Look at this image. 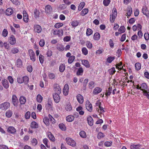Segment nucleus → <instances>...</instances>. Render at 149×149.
Wrapping results in <instances>:
<instances>
[{"label":"nucleus","mask_w":149,"mask_h":149,"mask_svg":"<svg viewBox=\"0 0 149 149\" xmlns=\"http://www.w3.org/2000/svg\"><path fill=\"white\" fill-rule=\"evenodd\" d=\"M93 33L92 30L90 29H87L86 34L87 36H89L92 34Z\"/></svg>","instance_id":"obj_62"},{"label":"nucleus","mask_w":149,"mask_h":149,"mask_svg":"<svg viewBox=\"0 0 149 149\" xmlns=\"http://www.w3.org/2000/svg\"><path fill=\"white\" fill-rule=\"evenodd\" d=\"M141 148V145L140 144H132L130 146V149H140Z\"/></svg>","instance_id":"obj_28"},{"label":"nucleus","mask_w":149,"mask_h":149,"mask_svg":"<svg viewBox=\"0 0 149 149\" xmlns=\"http://www.w3.org/2000/svg\"><path fill=\"white\" fill-rule=\"evenodd\" d=\"M125 31V28L124 26H120L118 30L119 32L121 34L123 33Z\"/></svg>","instance_id":"obj_53"},{"label":"nucleus","mask_w":149,"mask_h":149,"mask_svg":"<svg viewBox=\"0 0 149 149\" xmlns=\"http://www.w3.org/2000/svg\"><path fill=\"white\" fill-rule=\"evenodd\" d=\"M43 122L46 126H49V119L46 117H45L43 120Z\"/></svg>","instance_id":"obj_49"},{"label":"nucleus","mask_w":149,"mask_h":149,"mask_svg":"<svg viewBox=\"0 0 149 149\" xmlns=\"http://www.w3.org/2000/svg\"><path fill=\"white\" fill-rule=\"evenodd\" d=\"M88 10L87 8H84L83 9L80 13V15L84 16L86 15L88 12Z\"/></svg>","instance_id":"obj_37"},{"label":"nucleus","mask_w":149,"mask_h":149,"mask_svg":"<svg viewBox=\"0 0 149 149\" xmlns=\"http://www.w3.org/2000/svg\"><path fill=\"white\" fill-rule=\"evenodd\" d=\"M31 126L32 128H36L38 127V125L36 122H33L31 124Z\"/></svg>","instance_id":"obj_44"},{"label":"nucleus","mask_w":149,"mask_h":149,"mask_svg":"<svg viewBox=\"0 0 149 149\" xmlns=\"http://www.w3.org/2000/svg\"><path fill=\"white\" fill-rule=\"evenodd\" d=\"M112 88H111L109 87L108 90H107L105 93V95L107 96H109L111 93Z\"/></svg>","instance_id":"obj_59"},{"label":"nucleus","mask_w":149,"mask_h":149,"mask_svg":"<svg viewBox=\"0 0 149 149\" xmlns=\"http://www.w3.org/2000/svg\"><path fill=\"white\" fill-rule=\"evenodd\" d=\"M98 109V112L99 113H100V115L101 116V117H102V115L103 116H104V115L103 113L104 112V109L102 107L100 106H99V107Z\"/></svg>","instance_id":"obj_36"},{"label":"nucleus","mask_w":149,"mask_h":149,"mask_svg":"<svg viewBox=\"0 0 149 149\" xmlns=\"http://www.w3.org/2000/svg\"><path fill=\"white\" fill-rule=\"evenodd\" d=\"M48 76L49 78L51 79H54L55 77V74L53 73H49Z\"/></svg>","instance_id":"obj_63"},{"label":"nucleus","mask_w":149,"mask_h":149,"mask_svg":"<svg viewBox=\"0 0 149 149\" xmlns=\"http://www.w3.org/2000/svg\"><path fill=\"white\" fill-rule=\"evenodd\" d=\"M12 102L15 107H17L18 103V99L15 95H13L12 97Z\"/></svg>","instance_id":"obj_8"},{"label":"nucleus","mask_w":149,"mask_h":149,"mask_svg":"<svg viewBox=\"0 0 149 149\" xmlns=\"http://www.w3.org/2000/svg\"><path fill=\"white\" fill-rule=\"evenodd\" d=\"M132 13V8L130 7H128L127 8V13H126V15L127 17L131 16Z\"/></svg>","instance_id":"obj_22"},{"label":"nucleus","mask_w":149,"mask_h":149,"mask_svg":"<svg viewBox=\"0 0 149 149\" xmlns=\"http://www.w3.org/2000/svg\"><path fill=\"white\" fill-rule=\"evenodd\" d=\"M43 143L46 145L47 147L48 148H50V146L48 145L47 143L48 142V140L46 138H45L43 140Z\"/></svg>","instance_id":"obj_61"},{"label":"nucleus","mask_w":149,"mask_h":149,"mask_svg":"<svg viewBox=\"0 0 149 149\" xmlns=\"http://www.w3.org/2000/svg\"><path fill=\"white\" fill-rule=\"evenodd\" d=\"M142 12L147 17L149 18V12L147 7L146 6H143L142 9Z\"/></svg>","instance_id":"obj_7"},{"label":"nucleus","mask_w":149,"mask_h":149,"mask_svg":"<svg viewBox=\"0 0 149 149\" xmlns=\"http://www.w3.org/2000/svg\"><path fill=\"white\" fill-rule=\"evenodd\" d=\"M7 131L9 133L14 134L16 132V130L14 127L10 126L8 128Z\"/></svg>","instance_id":"obj_12"},{"label":"nucleus","mask_w":149,"mask_h":149,"mask_svg":"<svg viewBox=\"0 0 149 149\" xmlns=\"http://www.w3.org/2000/svg\"><path fill=\"white\" fill-rule=\"evenodd\" d=\"M57 48L58 50L62 51L64 50L65 47L63 45H59L57 46Z\"/></svg>","instance_id":"obj_48"},{"label":"nucleus","mask_w":149,"mask_h":149,"mask_svg":"<svg viewBox=\"0 0 149 149\" xmlns=\"http://www.w3.org/2000/svg\"><path fill=\"white\" fill-rule=\"evenodd\" d=\"M110 2V0H103V4L105 6H108Z\"/></svg>","instance_id":"obj_60"},{"label":"nucleus","mask_w":149,"mask_h":149,"mask_svg":"<svg viewBox=\"0 0 149 149\" xmlns=\"http://www.w3.org/2000/svg\"><path fill=\"white\" fill-rule=\"evenodd\" d=\"M114 59L115 57L114 56H109L107 58V61L108 63H111Z\"/></svg>","instance_id":"obj_57"},{"label":"nucleus","mask_w":149,"mask_h":149,"mask_svg":"<svg viewBox=\"0 0 149 149\" xmlns=\"http://www.w3.org/2000/svg\"><path fill=\"white\" fill-rule=\"evenodd\" d=\"M108 71L110 74L112 75L114 74L116 72L115 68H112L109 70Z\"/></svg>","instance_id":"obj_50"},{"label":"nucleus","mask_w":149,"mask_h":149,"mask_svg":"<svg viewBox=\"0 0 149 149\" xmlns=\"http://www.w3.org/2000/svg\"><path fill=\"white\" fill-rule=\"evenodd\" d=\"M104 135L102 132H99L97 135V138L98 139H101L104 136Z\"/></svg>","instance_id":"obj_45"},{"label":"nucleus","mask_w":149,"mask_h":149,"mask_svg":"<svg viewBox=\"0 0 149 149\" xmlns=\"http://www.w3.org/2000/svg\"><path fill=\"white\" fill-rule=\"evenodd\" d=\"M76 98L78 102L80 104H82L84 102L83 97L80 94H79L76 96Z\"/></svg>","instance_id":"obj_17"},{"label":"nucleus","mask_w":149,"mask_h":149,"mask_svg":"<svg viewBox=\"0 0 149 149\" xmlns=\"http://www.w3.org/2000/svg\"><path fill=\"white\" fill-rule=\"evenodd\" d=\"M23 20L25 22H27L29 21V16L26 12L25 10H24L23 12Z\"/></svg>","instance_id":"obj_15"},{"label":"nucleus","mask_w":149,"mask_h":149,"mask_svg":"<svg viewBox=\"0 0 149 149\" xmlns=\"http://www.w3.org/2000/svg\"><path fill=\"white\" fill-rule=\"evenodd\" d=\"M19 51V50L17 48L14 47L11 49V52L13 54H16L18 53Z\"/></svg>","instance_id":"obj_38"},{"label":"nucleus","mask_w":149,"mask_h":149,"mask_svg":"<svg viewBox=\"0 0 149 149\" xmlns=\"http://www.w3.org/2000/svg\"><path fill=\"white\" fill-rule=\"evenodd\" d=\"M79 135L80 137L82 138H85L87 137L86 132L83 130L79 132Z\"/></svg>","instance_id":"obj_32"},{"label":"nucleus","mask_w":149,"mask_h":149,"mask_svg":"<svg viewBox=\"0 0 149 149\" xmlns=\"http://www.w3.org/2000/svg\"><path fill=\"white\" fill-rule=\"evenodd\" d=\"M43 97L40 94H38L36 96V100L38 102L41 103Z\"/></svg>","instance_id":"obj_34"},{"label":"nucleus","mask_w":149,"mask_h":149,"mask_svg":"<svg viewBox=\"0 0 149 149\" xmlns=\"http://www.w3.org/2000/svg\"><path fill=\"white\" fill-rule=\"evenodd\" d=\"M100 35L98 33L96 32L95 33L94 35V39L95 40H99Z\"/></svg>","instance_id":"obj_40"},{"label":"nucleus","mask_w":149,"mask_h":149,"mask_svg":"<svg viewBox=\"0 0 149 149\" xmlns=\"http://www.w3.org/2000/svg\"><path fill=\"white\" fill-rule=\"evenodd\" d=\"M9 43L12 45H15L16 42V40L15 36L11 35L9 37L8 40Z\"/></svg>","instance_id":"obj_6"},{"label":"nucleus","mask_w":149,"mask_h":149,"mask_svg":"<svg viewBox=\"0 0 149 149\" xmlns=\"http://www.w3.org/2000/svg\"><path fill=\"white\" fill-rule=\"evenodd\" d=\"M116 68L118 70H123L125 72V70L123 68V66H122V63L121 62L117 64L116 65Z\"/></svg>","instance_id":"obj_27"},{"label":"nucleus","mask_w":149,"mask_h":149,"mask_svg":"<svg viewBox=\"0 0 149 149\" xmlns=\"http://www.w3.org/2000/svg\"><path fill=\"white\" fill-rule=\"evenodd\" d=\"M19 100L21 104H24L26 101V99L24 96H22L19 98Z\"/></svg>","instance_id":"obj_29"},{"label":"nucleus","mask_w":149,"mask_h":149,"mask_svg":"<svg viewBox=\"0 0 149 149\" xmlns=\"http://www.w3.org/2000/svg\"><path fill=\"white\" fill-rule=\"evenodd\" d=\"M102 91V89L99 87H96L93 90V93L94 95H97L100 93Z\"/></svg>","instance_id":"obj_18"},{"label":"nucleus","mask_w":149,"mask_h":149,"mask_svg":"<svg viewBox=\"0 0 149 149\" xmlns=\"http://www.w3.org/2000/svg\"><path fill=\"white\" fill-rule=\"evenodd\" d=\"M87 120L88 124L90 126H92L93 125V120L91 116L88 117L87 118Z\"/></svg>","instance_id":"obj_24"},{"label":"nucleus","mask_w":149,"mask_h":149,"mask_svg":"<svg viewBox=\"0 0 149 149\" xmlns=\"http://www.w3.org/2000/svg\"><path fill=\"white\" fill-rule=\"evenodd\" d=\"M86 109L89 111L91 112L92 110L91 104L88 100H87L86 103Z\"/></svg>","instance_id":"obj_10"},{"label":"nucleus","mask_w":149,"mask_h":149,"mask_svg":"<svg viewBox=\"0 0 149 149\" xmlns=\"http://www.w3.org/2000/svg\"><path fill=\"white\" fill-rule=\"evenodd\" d=\"M141 90L143 91V93L145 91H147L146 90L147 88V85L145 83H143L140 86Z\"/></svg>","instance_id":"obj_21"},{"label":"nucleus","mask_w":149,"mask_h":149,"mask_svg":"<svg viewBox=\"0 0 149 149\" xmlns=\"http://www.w3.org/2000/svg\"><path fill=\"white\" fill-rule=\"evenodd\" d=\"M144 37L146 40H148L149 39V34L148 32L145 33L144 35Z\"/></svg>","instance_id":"obj_64"},{"label":"nucleus","mask_w":149,"mask_h":149,"mask_svg":"<svg viewBox=\"0 0 149 149\" xmlns=\"http://www.w3.org/2000/svg\"><path fill=\"white\" fill-rule=\"evenodd\" d=\"M65 69V65L64 64H61L59 67V70L61 72H63Z\"/></svg>","instance_id":"obj_33"},{"label":"nucleus","mask_w":149,"mask_h":149,"mask_svg":"<svg viewBox=\"0 0 149 149\" xmlns=\"http://www.w3.org/2000/svg\"><path fill=\"white\" fill-rule=\"evenodd\" d=\"M117 15L116 9L115 8L113 9L111 14L110 15V21L112 23H113L115 20Z\"/></svg>","instance_id":"obj_2"},{"label":"nucleus","mask_w":149,"mask_h":149,"mask_svg":"<svg viewBox=\"0 0 149 149\" xmlns=\"http://www.w3.org/2000/svg\"><path fill=\"white\" fill-rule=\"evenodd\" d=\"M85 3L84 2H81L78 7V10L79 11L81 10L85 6Z\"/></svg>","instance_id":"obj_43"},{"label":"nucleus","mask_w":149,"mask_h":149,"mask_svg":"<svg viewBox=\"0 0 149 149\" xmlns=\"http://www.w3.org/2000/svg\"><path fill=\"white\" fill-rule=\"evenodd\" d=\"M81 61L82 64L86 68H89L90 67V64L88 60L84 59L81 60Z\"/></svg>","instance_id":"obj_19"},{"label":"nucleus","mask_w":149,"mask_h":149,"mask_svg":"<svg viewBox=\"0 0 149 149\" xmlns=\"http://www.w3.org/2000/svg\"><path fill=\"white\" fill-rule=\"evenodd\" d=\"M82 52L83 54L85 55H86L88 54V50L86 47H84L82 48Z\"/></svg>","instance_id":"obj_46"},{"label":"nucleus","mask_w":149,"mask_h":149,"mask_svg":"<svg viewBox=\"0 0 149 149\" xmlns=\"http://www.w3.org/2000/svg\"><path fill=\"white\" fill-rule=\"evenodd\" d=\"M3 46L6 49L9 50L10 49L9 45L8 44L7 42H5L3 43Z\"/></svg>","instance_id":"obj_55"},{"label":"nucleus","mask_w":149,"mask_h":149,"mask_svg":"<svg viewBox=\"0 0 149 149\" xmlns=\"http://www.w3.org/2000/svg\"><path fill=\"white\" fill-rule=\"evenodd\" d=\"M58 126L60 128L62 131L66 130V127L64 124H60Z\"/></svg>","instance_id":"obj_54"},{"label":"nucleus","mask_w":149,"mask_h":149,"mask_svg":"<svg viewBox=\"0 0 149 149\" xmlns=\"http://www.w3.org/2000/svg\"><path fill=\"white\" fill-rule=\"evenodd\" d=\"M13 12V10L11 8H7L6 12V14L8 15H11Z\"/></svg>","instance_id":"obj_25"},{"label":"nucleus","mask_w":149,"mask_h":149,"mask_svg":"<svg viewBox=\"0 0 149 149\" xmlns=\"http://www.w3.org/2000/svg\"><path fill=\"white\" fill-rule=\"evenodd\" d=\"M10 103L8 102H5L0 104V109L2 110H6L10 107Z\"/></svg>","instance_id":"obj_3"},{"label":"nucleus","mask_w":149,"mask_h":149,"mask_svg":"<svg viewBox=\"0 0 149 149\" xmlns=\"http://www.w3.org/2000/svg\"><path fill=\"white\" fill-rule=\"evenodd\" d=\"M16 65L18 68H21L22 65V62L21 59H17L16 62Z\"/></svg>","instance_id":"obj_23"},{"label":"nucleus","mask_w":149,"mask_h":149,"mask_svg":"<svg viewBox=\"0 0 149 149\" xmlns=\"http://www.w3.org/2000/svg\"><path fill=\"white\" fill-rule=\"evenodd\" d=\"M2 83L4 87L6 89H8L9 87V84L7 80L3 79L2 81Z\"/></svg>","instance_id":"obj_14"},{"label":"nucleus","mask_w":149,"mask_h":149,"mask_svg":"<svg viewBox=\"0 0 149 149\" xmlns=\"http://www.w3.org/2000/svg\"><path fill=\"white\" fill-rule=\"evenodd\" d=\"M66 119L68 122H71L74 120V117L72 115H69L66 117Z\"/></svg>","instance_id":"obj_26"},{"label":"nucleus","mask_w":149,"mask_h":149,"mask_svg":"<svg viewBox=\"0 0 149 149\" xmlns=\"http://www.w3.org/2000/svg\"><path fill=\"white\" fill-rule=\"evenodd\" d=\"M75 59V57L74 56H71L68 58V62L69 63H72Z\"/></svg>","instance_id":"obj_42"},{"label":"nucleus","mask_w":149,"mask_h":149,"mask_svg":"<svg viewBox=\"0 0 149 149\" xmlns=\"http://www.w3.org/2000/svg\"><path fill=\"white\" fill-rule=\"evenodd\" d=\"M63 25V24L62 23L58 22L56 23L54 25V27L56 29H58Z\"/></svg>","instance_id":"obj_39"},{"label":"nucleus","mask_w":149,"mask_h":149,"mask_svg":"<svg viewBox=\"0 0 149 149\" xmlns=\"http://www.w3.org/2000/svg\"><path fill=\"white\" fill-rule=\"evenodd\" d=\"M47 135L50 140L53 141H55V138L54 136L50 132H48Z\"/></svg>","instance_id":"obj_30"},{"label":"nucleus","mask_w":149,"mask_h":149,"mask_svg":"<svg viewBox=\"0 0 149 149\" xmlns=\"http://www.w3.org/2000/svg\"><path fill=\"white\" fill-rule=\"evenodd\" d=\"M51 33H53L54 36H57L58 37H61L63 35V31L62 29H56L52 31Z\"/></svg>","instance_id":"obj_4"},{"label":"nucleus","mask_w":149,"mask_h":149,"mask_svg":"<svg viewBox=\"0 0 149 149\" xmlns=\"http://www.w3.org/2000/svg\"><path fill=\"white\" fill-rule=\"evenodd\" d=\"M33 28L34 31L37 33H40L42 31V28L39 25H34Z\"/></svg>","instance_id":"obj_16"},{"label":"nucleus","mask_w":149,"mask_h":149,"mask_svg":"<svg viewBox=\"0 0 149 149\" xmlns=\"http://www.w3.org/2000/svg\"><path fill=\"white\" fill-rule=\"evenodd\" d=\"M54 88L55 93L57 94H60L61 92V89L58 84H55L54 85Z\"/></svg>","instance_id":"obj_9"},{"label":"nucleus","mask_w":149,"mask_h":149,"mask_svg":"<svg viewBox=\"0 0 149 149\" xmlns=\"http://www.w3.org/2000/svg\"><path fill=\"white\" fill-rule=\"evenodd\" d=\"M39 59L40 63L42 64L44 61V56L40 54L39 55Z\"/></svg>","instance_id":"obj_58"},{"label":"nucleus","mask_w":149,"mask_h":149,"mask_svg":"<svg viewBox=\"0 0 149 149\" xmlns=\"http://www.w3.org/2000/svg\"><path fill=\"white\" fill-rule=\"evenodd\" d=\"M135 67L136 69V70H139L141 68V64L140 63H136L135 65Z\"/></svg>","instance_id":"obj_51"},{"label":"nucleus","mask_w":149,"mask_h":149,"mask_svg":"<svg viewBox=\"0 0 149 149\" xmlns=\"http://www.w3.org/2000/svg\"><path fill=\"white\" fill-rule=\"evenodd\" d=\"M65 141L67 144L71 146L74 147L76 145V143L75 141L72 138L68 137L65 139Z\"/></svg>","instance_id":"obj_1"},{"label":"nucleus","mask_w":149,"mask_h":149,"mask_svg":"<svg viewBox=\"0 0 149 149\" xmlns=\"http://www.w3.org/2000/svg\"><path fill=\"white\" fill-rule=\"evenodd\" d=\"M72 26L73 27H76L78 25V22L76 20H74L71 22Z\"/></svg>","instance_id":"obj_52"},{"label":"nucleus","mask_w":149,"mask_h":149,"mask_svg":"<svg viewBox=\"0 0 149 149\" xmlns=\"http://www.w3.org/2000/svg\"><path fill=\"white\" fill-rule=\"evenodd\" d=\"M28 52L31 60L33 61H35L36 60V57L34 51L31 49H29Z\"/></svg>","instance_id":"obj_5"},{"label":"nucleus","mask_w":149,"mask_h":149,"mask_svg":"<svg viewBox=\"0 0 149 149\" xmlns=\"http://www.w3.org/2000/svg\"><path fill=\"white\" fill-rule=\"evenodd\" d=\"M84 72L83 69L82 68H79L77 72V75H82Z\"/></svg>","instance_id":"obj_35"},{"label":"nucleus","mask_w":149,"mask_h":149,"mask_svg":"<svg viewBox=\"0 0 149 149\" xmlns=\"http://www.w3.org/2000/svg\"><path fill=\"white\" fill-rule=\"evenodd\" d=\"M12 111L11 110H8L6 112V115L7 118H9L12 116Z\"/></svg>","instance_id":"obj_41"},{"label":"nucleus","mask_w":149,"mask_h":149,"mask_svg":"<svg viewBox=\"0 0 149 149\" xmlns=\"http://www.w3.org/2000/svg\"><path fill=\"white\" fill-rule=\"evenodd\" d=\"M59 94L54 93L53 95V97L55 102L58 103L60 100V97L59 95Z\"/></svg>","instance_id":"obj_13"},{"label":"nucleus","mask_w":149,"mask_h":149,"mask_svg":"<svg viewBox=\"0 0 149 149\" xmlns=\"http://www.w3.org/2000/svg\"><path fill=\"white\" fill-rule=\"evenodd\" d=\"M52 10V9L51 6L49 5H47L45 7V11L46 13L48 14H50Z\"/></svg>","instance_id":"obj_20"},{"label":"nucleus","mask_w":149,"mask_h":149,"mask_svg":"<svg viewBox=\"0 0 149 149\" xmlns=\"http://www.w3.org/2000/svg\"><path fill=\"white\" fill-rule=\"evenodd\" d=\"M72 108L71 104L68 103L65 106V109L68 111H70L72 110Z\"/></svg>","instance_id":"obj_31"},{"label":"nucleus","mask_w":149,"mask_h":149,"mask_svg":"<svg viewBox=\"0 0 149 149\" xmlns=\"http://www.w3.org/2000/svg\"><path fill=\"white\" fill-rule=\"evenodd\" d=\"M69 91L68 85V84H65L64 86L63 90V93L64 95H67L68 94Z\"/></svg>","instance_id":"obj_11"},{"label":"nucleus","mask_w":149,"mask_h":149,"mask_svg":"<svg viewBox=\"0 0 149 149\" xmlns=\"http://www.w3.org/2000/svg\"><path fill=\"white\" fill-rule=\"evenodd\" d=\"M86 45L88 48L91 49L93 47V45L91 42L90 41H87L86 42Z\"/></svg>","instance_id":"obj_47"},{"label":"nucleus","mask_w":149,"mask_h":149,"mask_svg":"<svg viewBox=\"0 0 149 149\" xmlns=\"http://www.w3.org/2000/svg\"><path fill=\"white\" fill-rule=\"evenodd\" d=\"M23 82L25 84H27L29 81V78L27 76H25L23 77Z\"/></svg>","instance_id":"obj_56"}]
</instances>
